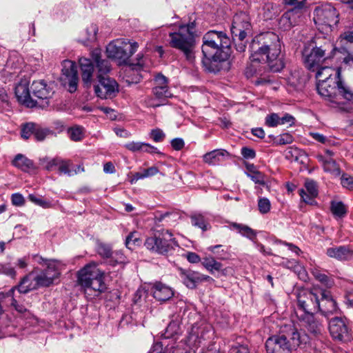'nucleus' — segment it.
<instances>
[{
  "label": "nucleus",
  "instance_id": "b1692460",
  "mask_svg": "<svg viewBox=\"0 0 353 353\" xmlns=\"http://www.w3.org/2000/svg\"><path fill=\"white\" fill-rule=\"evenodd\" d=\"M305 190H299V195L305 203L312 205L314 203V198L318 195L316 183L313 180L307 179L305 182Z\"/></svg>",
  "mask_w": 353,
  "mask_h": 353
},
{
  "label": "nucleus",
  "instance_id": "0e129e2a",
  "mask_svg": "<svg viewBox=\"0 0 353 353\" xmlns=\"http://www.w3.org/2000/svg\"><path fill=\"white\" fill-rule=\"evenodd\" d=\"M28 199L30 201H31L32 203L43 207V208H48L49 206L48 202L41 199V198L37 197V196L34 194H30L28 196Z\"/></svg>",
  "mask_w": 353,
  "mask_h": 353
},
{
  "label": "nucleus",
  "instance_id": "3c124183",
  "mask_svg": "<svg viewBox=\"0 0 353 353\" xmlns=\"http://www.w3.org/2000/svg\"><path fill=\"white\" fill-rule=\"evenodd\" d=\"M97 252L99 255L105 258L112 257V248L109 245L99 243L97 247Z\"/></svg>",
  "mask_w": 353,
  "mask_h": 353
},
{
  "label": "nucleus",
  "instance_id": "2f4dec72",
  "mask_svg": "<svg viewBox=\"0 0 353 353\" xmlns=\"http://www.w3.org/2000/svg\"><path fill=\"white\" fill-rule=\"evenodd\" d=\"M15 94L19 102L27 106L32 105V99L28 85L26 83H20L15 88Z\"/></svg>",
  "mask_w": 353,
  "mask_h": 353
},
{
  "label": "nucleus",
  "instance_id": "13d9d810",
  "mask_svg": "<svg viewBox=\"0 0 353 353\" xmlns=\"http://www.w3.org/2000/svg\"><path fill=\"white\" fill-rule=\"evenodd\" d=\"M270 202L267 198H261L258 201L259 210L261 214H266L270 210Z\"/></svg>",
  "mask_w": 353,
  "mask_h": 353
},
{
  "label": "nucleus",
  "instance_id": "e2e57ef3",
  "mask_svg": "<svg viewBox=\"0 0 353 353\" xmlns=\"http://www.w3.org/2000/svg\"><path fill=\"white\" fill-rule=\"evenodd\" d=\"M12 203L15 206H22L25 203L24 197L19 193H14L11 196Z\"/></svg>",
  "mask_w": 353,
  "mask_h": 353
},
{
  "label": "nucleus",
  "instance_id": "774afa93",
  "mask_svg": "<svg viewBox=\"0 0 353 353\" xmlns=\"http://www.w3.org/2000/svg\"><path fill=\"white\" fill-rule=\"evenodd\" d=\"M310 135L315 141L323 144H327L330 141L326 137L319 132H310Z\"/></svg>",
  "mask_w": 353,
  "mask_h": 353
},
{
  "label": "nucleus",
  "instance_id": "f704fd0d",
  "mask_svg": "<svg viewBox=\"0 0 353 353\" xmlns=\"http://www.w3.org/2000/svg\"><path fill=\"white\" fill-rule=\"evenodd\" d=\"M190 219L192 224L201 228L203 231H206L210 228V223L201 214H192Z\"/></svg>",
  "mask_w": 353,
  "mask_h": 353
},
{
  "label": "nucleus",
  "instance_id": "864d4df0",
  "mask_svg": "<svg viewBox=\"0 0 353 353\" xmlns=\"http://www.w3.org/2000/svg\"><path fill=\"white\" fill-rule=\"evenodd\" d=\"M280 117L276 113L268 114L265 118V124L269 127H276L280 125Z\"/></svg>",
  "mask_w": 353,
  "mask_h": 353
},
{
  "label": "nucleus",
  "instance_id": "052dcab7",
  "mask_svg": "<svg viewBox=\"0 0 353 353\" xmlns=\"http://www.w3.org/2000/svg\"><path fill=\"white\" fill-rule=\"evenodd\" d=\"M164 132L159 128L154 129L150 132V137L155 142H161L165 137Z\"/></svg>",
  "mask_w": 353,
  "mask_h": 353
},
{
  "label": "nucleus",
  "instance_id": "473e14b6",
  "mask_svg": "<svg viewBox=\"0 0 353 353\" xmlns=\"http://www.w3.org/2000/svg\"><path fill=\"white\" fill-rule=\"evenodd\" d=\"M12 164L23 172H29L35 168L33 161L21 154L15 156Z\"/></svg>",
  "mask_w": 353,
  "mask_h": 353
},
{
  "label": "nucleus",
  "instance_id": "a19ab883",
  "mask_svg": "<svg viewBox=\"0 0 353 353\" xmlns=\"http://www.w3.org/2000/svg\"><path fill=\"white\" fill-rule=\"evenodd\" d=\"M141 243L137 232H132L129 234L125 239V245L130 250L134 249L135 246H139Z\"/></svg>",
  "mask_w": 353,
  "mask_h": 353
},
{
  "label": "nucleus",
  "instance_id": "bf43d9fd",
  "mask_svg": "<svg viewBox=\"0 0 353 353\" xmlns=\"http://www.w3.org/2000/svg\"><path fill=\"white\" fill-rule=\"evenodd\" d=\"M341 183L343 187L349 190H353V176L347 174H343L341 178Z\"/></svg>",
  "mask_w": 353,
  "mask_h": 353
},
{
  "label": "nucleus",
  "instance_id": "58836bf2",
  "mask_svg": "<svg viewBox=\"0 0 353 353\" xmlns=\"http://www.w3.org/2000/svg\"><path fill=\"white\" fill-rule=\"evenodd\" d=\"M68 134L73 141H80L84 137V129L81 126L75 125L68 130Z\"/></svg>",
  "mask_w": 353,
  "mask_h": 353
},
{
  "label": "nucleus",
  "instance_id": "a18cd8bd",
  "mask_svg": "<svg viewBox=\"0 0 353 353\" xmlns=\"http://www.w3.org/2000/svg\"><path fill=\"white\" fill-rule=\"evenodd\" d=\"M41 165L47 170H52L54 167L57 166L59 163V158L45 157L40 160Z\"/></svg>",
  "mask_w": 353,
  "mask_h": 353
},
{
  "label": "nucleus",
  "instance_id": "09e8293b",
  "mask_svg": "<svg viewBox=\"0 0 353 353\" xmlns=\"http://www.w3.org/2000/svg\"><path fill=\"white\" fill-rule=\"evenodd\" d=\"M52 134V132L46 128H42L39 125L36 124V128L34 133V137L37 141H41L45 139V138Z\"/></svg>",
  "mask_w": 353,
  "mask_h": 353
},
{
  "label": "nucleus",
  "instance_id": "7ed1b4c3",
  "mask_svg": "<svg viewBox=\"0 0 353 353\" xmlns=\"http://www.w3.org/2000/svg\"><path fill=\"white\" fill-rule=\"evenodd\" d=\"M92 59L97 68L98 84L94 85V92L101 99H112L119 92L117 81L109 77L110 64L108 60L101 59V50L95 49L92 51Z\"/></svg>",
  "mask_w": 353,
  "mask_h": 353
},
{
  "label": "nucleus",
  "instance_id": "603ef678",
  "mask_svg": "<svg viewBox=\"0 0 353 353\" xmlns=\"http://www.w3.org/2000/svg\"><path fill=\"white\" fill-rule=\"evenodd\" d=\"M229 353H249V349L247 344L236 342L232 345Z\"/></svg>",
  "mask_w": 353,
  "mask_h": 353
},
{
  "label": "nucleus",
  "instance_id": "0eeeda50",
  "mask_svg": "<svg viewBox=\"0 0 353 353\" xmlns=\"http://www.w3.org/2000/svg\"><path fill=\"white\" fill-rule=\"evenodd\" d=\"M303 58L305 67L315 71L321 64L333 58L336 59V54L334 49V43L330 40H325L323 43L309 47H305L303 50Z\"/></svg>",
  "mask_w": 353,
  "mask_h": 353
},
{
  "label": "nucleus",
  "instance_id": "69168bd1",
  "mask_svg": "<svg viewBox=\"0 0 353 353\" xmlns=\"http://www.w3.org/2000/svg\"><path fill=\"white\" fill-rule=\"evenodd\" d=\"M241 153L243 158L247 159H254L256 157L255 151L253 149L247 147L242 148Z\"/></svg>",
  "mask_w": 353,
  "mask_h": 353
},
{
  "label": "nucleus",
  "instance_id": "6e6d98bb",
  "mask_svg": "<svg viewBox=\"0 0 353 353\" xmlns=\"http://www.w3.org/2000/svg\"><path fill=\"white\" fill-rule=\"evenodd\" d=\"M248 176L250 177L255 183L260 185L265 184V176L259 171L254 170L251 173L248 174Z\"/></svg>",
  "mask_w": 353,
  "mask_h": 353
},
{
  "label": "nucleus",
  "instance_id": "c756f323",
  "mask_svg": "<svg viewBox=\"0 0 353 353\" xmlns=\"http://www.w3.org/2000/svg\"><path fill=\"white\" fill-rule=\"evenodd\" d=\"M125 148L133 152H143L150 154H162L156 147L143 142H130L125 145Z\"/></svg>",
  "mask_w": 353,
  "mask_h": 353
},
{
  "label": "nucleus",
  "instance_id": "72a5a7b5",
  "mask_svg": "<svg viewBox=\"0 0 353 353\" xmlns=\"http://www.w3.org/2000/svg\"><path fill=\"white\" fill-rule=\"evenodd\" d=\"M232 226L233 228L238 230V232L243 236L250 239L251 241H254L256 237V232L253 229L250 228L248 225L234 223Z\"/></svg>",
  "mask_w": 353,
  "mask_h": 353
},
{
  "label": "nucleus",
  "instance_id": "7c9ffc66",
  "mask_svg": "<svg viewBox=\"0 0 353 353\" xmlns=\"http://www.w3.org/2000/svg\"><path fill=\"white\" fill-rule=\"evenodd\" d=\"M302 321L304 326L310 332L314 335L321 334L323 330V325L314 318L313 314H304L302 316Z\"/></svg>",
  "mask_w": 353,
  "mask_h": 353
},
{
  "label": "nucleus",
  "instance_id": "4468645a",
  "mask_svg": "<svg viewBox=\"0 0 353 353\" xmlns=\"http://www.w3.org/2000/svg\"><path fill=\"white\" fill-rule=\"evenodd\" d=\"M154 84L152 89L154 98H149L146 101L148 105L153 108L165 105L167 99L173 97L168 87V79L165 76L157 74L154 79Z\"/></svg>",
  "mask_w": 353,
  "mask_h": 353
},
{
  "label": "nucleus",
  "instance_id": "9b49d317",
  "mask_svg": "<svg viewBox=\"0 0 353 353\" xmlns=\"http://www.w3.org/2000/svg\"><path fill=\"white\" fill-rule=\"evenodd\" d=\"M170 239H166L162 233V236L155 234L153 236L145 239L144 245L152 252L163 255L172 254L176 249L179 248L178 242L169 230H166Z\"/></svg>",
  "mask_w": 353,
  "mask_h": 353
},
{
  "label": "nucleus",
  "instance_id": "f03ea898",
  "mask_svg": "<svg viewBox=\"0 0 353 353\" xmlns=\"http://www.w3.org/2000/svg\"><path fill=\"white\" fill-rule=\"evenodd\" d=\"M309 336L292 325H285L281 332L268 338L265 342L267 353H291L298 347L304 348Z\"/></svg>",
  "mask_w": 353,
  "mask_h": 353
},
{
  "label": "nucleus",
  "instance_id": "49530a36",
  "mask_svg": "<svg viewBox=\"0 0 353 353\" xmlns=\"http://www.w3.org/2000/svg\"><path fill=\"white\" fill-rule=\"evenodd\" d=\"M179 330V325L176 321H171L166 327L164 337L169 339L177 334Z\"/></svg>",
  "mask_w": 353,
  "mask_h": 353
},
{
  "label": "nucleus",
  "instance_id": "5fc2aeb1",
  "mask_svg": "<svg viewBox=\"0 0 353 353\" xmlns=\"http://www.w3.org/2000/svg\"><path fill=\"white\" fill-rule=\"evenodd\" d=\"M294 138L290 133H283L278 137L275 143L277 145H287L293 142Z\"/></svg>",
  "mask_w": 353,
  "mask_h": 353
},
{
  "label": "nucleus",
  "instance_id": "f8f14e48",
  "mask_svg": "<svg viewBox=\"0 0 353 353\" xmlns=\"http://www.w3.org/2000/svg\"><path fill=\"white\" fill-rule=\"evenodd\" d=\"M137 42H130L127 39H117L110 42L106 48L107 56L109 58L125 61L138 48Z\"/></svg>",
  "mask_w": 353,
  "mask_h": 353
},
{
  "label": "nucleus",
  "instance_id": "4be33fe9",
  "mask_svg": "<svg viewBox=\"0 0 353 353\" xmlns=\"http://www.w3.org/2000/svg\"><path fill=\"white\" fill-rule=\"evenodd\" d=\"M94 61L88 58L82 57L79 59V65L81 71L82 81L86 87H90L92 84L93 79L94 65Z\"/></svg>",
  "mask_w": 353,
  "mask_h": 353
},
{
  "label": "nucleus",
  "instance_id": "6e6552de",
  "mask_svg": "<svg viewBox=\"0 0 353 353\" xmlns=\"http://www.w3.org/2000/svg\"><path fill=\"white\" fill-rule=\"evenodd\" d=\"M336 60L345 67L353 68V27L345 28L334 44Z\"/></svg>",
  "mask_w": 353,
  "mask_h": 353
},
{
  "label": "nucleus",
  "instance_id": "ddd939ff",
  "mask_svg": "<svg viewBox=\"0 0 353 353\" xmlns=\"http://www.w3.org/2000/svg\"><path fill=\"white\" fill-rule=\"evenodd\" d=\"M320 288L313 287L311 290L301 289L296 293L299 307L305 314H314L319 310Z\"/></svg>",
  "mask_w": 353,
  "mask_h": 353
},
{
  "label": "nucleus",
  "instance_id": "338daca9",
  "mask_svg": "<svg viewBox=\"0 0 353 353\" xmlns=\"http://www.w3.org/2000/svg\"><path fill=\"white\" fill-rule=\"evenodd\" d=\"M280 125H288L292 126L294 123L295 119L294 117L289 114H285L282 117H280Z\"/></svg>",
  "mask_w": 353,
  "mask_h": 353
},
{
  "label": "nucleus",
  "instance_id": "2eb2a0df",
  "mask_svg": "<svg viewBox=\"0 0 353 353\" xmlns=\"http://www.w3.org/2000/svg\"><path fill=\"white\" fill-rule=\"evenodd\" d=\"M252 26L250 16L244 12L236 13L231 26V33L234 41L237 39L242 41L248 34L251 33Z\"/></svg>",
  "mask_w": 353,
  "mask_h": 353
},
{
  "label": "nucleus",
  "instance_id": "f257e3e1",
  "mask_svg": "<svg viewBox=\"0 0 353 353\" xmlns=\"http://www.w3.org/2000/svg\"><path fill=\"white\" fill-rule=\"evenodd\" d=\"M279 37L273 32L256 35L249 46L250 59L252 62L268 63L271 70L278 72L284 65L279 56L281 52Z\"/></svg>",
  "mask_w": 353,
  "mask_h": 353
},
{
  "label": "nucleus",
  "instance_id": "423d86ee",
  "mask_svg": "<svg viewBox=\"0 0 353 353\" xmlns=\"http://www.w3.org/2000/svg\"><path fill=\"white\" fill-rule=\"evenodd\" d=\"M103 274L94 263L86 265L79 271L78 282L84 289L85 294L98 296L106 290Z\"/></svg>",
  "mask_w": 353,
  "mask_h": 353
},
{
  "label": "nucleus",
  "instance_id": "1a4fd4ad",
  "mask_svg": "<svg viewBox=\"0 0 353 353\" xmlns=\"http://www.w3.org/2000/svg\"><path fill=\"white\" fill-rule=\"evenodd\" d=\"M230 39L222 31L210 30L203 37L202 52L203 56L229 53Z\"/></svg>",
  "mask_w": 353,
  "mask_h": 353
},
{
  "label": "nucleus",
  "instance_id": "39448f33",
  "mask_svg": "<svg viewBox=\"0 0 353 353\" xmlns=\"http://www.w3.org/2000/svg\"><path fill=\"white\" fill-rule=\"evenodd\" d=\"M318 93L325 100L330 102V106L336 108L341 103L340 99H344L353 103V90L341 79L323 81L317 83Z\"/></svg>",
  "mask_w": 353,
  "mask_h": 353
},
{
  "label": "nucleus",
  "instance_id": "8fccbe9b",
  "mask_svg": "<svg viewBox=\"0 0 353 353\" xmlns=\"http://www.w3.org/2000/svg\"><path fill=\"white\" fill-rule=\"evenodd\" d=\"M57 166L59 167L60 172L68 174V176L74 175L72 170L70 168V162L69 161L63 160L59 158V163Z\"/></svg>",
  "mask_w": 353,
  "mask_h": 353
},
{
  "label": "nucleus",
  "instance_id": "4c0bfd02",
  "mask_svg": "<svg viewBox=\"0 0 353 353\" xmlns=\"http://www.w3.org/2000/svg\"><path fill=\"white\" fill-rule=\"evenodd\" d=\"M312 273L317 281L325 285L327 288H331L333 285V279L323 271L318 269H314Z\"/></svg>",
  "mask_w": 353,
  "mask_h": 353
},
{
  "label": "nucleus",
  "instance_id": "4d7b16f0",
  "mask_svg": "<svg viewBox=\"0 0 353 353\" xmlns=\"http://www.w3.org/2000/svg\"><path fill=\"white\" fill-rule=\"evenodd\" d=\"M330 349L321 341H317L312 349L311 353H328Z\"/></svg>",
  "mask_w": 353,
  "mask_h": 353
},
{
  "label": "nucleus",
  "instance_id": "79ce46f5",
  "mask_svg": "<svg viewBox=\"0 0 353 353\" xmlns=\"http://www.w3.org/2000/svg\"><path fill=\"white\" fill-rule=\"evenodd\" d=\"M98 32V28L96 24H91L88 26L85 32V39L83 41V42L88 45V43L93 42L97 39V34Z\"/></svg>",
  "mask_w": 353,
  "mask_h": 353
},
{
  "label": "nucleus",
  "instance_id": "a211bd4d",
  "mask_svg": "<svg viewBox=\"0 0 353 353\" xmlns=\"http://www.w3.org/2000/svg\"><path fill=\"white\" fill-rule=\"evenodd\" d=\"M229 57V53H221L213 56H203V67L205 70L211 73L220 72Z\"/></svg>",
  "mask_w": 353,
  "mask_h": 353
},
{
  "label": "nucleus",
  "instance_id": "412c9836",
  "mask_svg": "<svg viewBox=\"0 0 353 353\" xmlns=\"http://www.w3.org/2000/svg\"><path fill=\"white\" fill-rule=\"evenodd\" d=\"M320 300H319V310L325 315L333 313L336 310V303L332 297L330 293L325 290L321 288Z\"/></svg>",
  "mask_w": 353,
  "mask_h": 353
},
{
  "label": "nucleus",
  "instance_id": "5701e85b",
  "mask_svg": "<svg viewBox=\"0 0 353 353\" xmlns=\"http://www.w3.org/2000/svg\"><path fill=\"white\" fill-rule=\"evenodd\" d=\"M151 292L153 297L160 302L166 301L174 296L172 289L161 282H157L153 285Z\"/></svg>",
  "mask_w": 353,
  "mask_h": 353
},
{
  "label": "nucleus",
  "instance_id": "393cba45",
  "mask_svg": "<svg viewBox=\"0 0 353 353\" xmlns=\"http://www.w3.org/2000/svg\"><path fill=\"white\" fill-rule=\"evenodd\" d=\"M230 158V153L223 149H216L203 156V161L209 165H216Z\"/></svg>",
  "mask_w": 353,
  "mask_h": 353
},
{
  "label": "nucleus",
  "instance_id": "dca6fc26",
  "mask_svg": "<svg viewBox=\"0 0 353 353\" xmlns=\"http://www.w3.org/2000/svg\"><path fill=\"white\" fill-rule=\"evenodd\" d=\"M34 285H25V284L29 281V276H25L21 280L19 285L12 287L10 290V293L13 294L14 292L17 290L21 294H26L31 290L37 289L39 287H48L53 283L50 278L48 277V276L42 271L34 277Z\"/></svg>",
  "mask_w": 353,
  "mask_h": 353
},
{
  "label": "nucleus",
  "instance_id": "6ab92c4d",
  "mask_svg": "<svg viewBox=\"0 0 353 353\" xmlns=\"http://www.w3.org/2000/svg\"><path fill=\"white\" fill-rule=\"evenodd\" d=\"M329 330L332 336L339 341L350 339V333L347 325L341 318H334L329 323Z\"/></svg>",
  "mask_w": 353,
  "mask_h": 353
},
{
  "label": "nucleus",
  "instance_id": "aec40b11",
  "mask_svg": "<svg viewBox=\"0 0 353 353\" xmlns=\"http://www.w3.org/2000/svg\"><path fill=\"white\" fill-rule=\"evenodd\" d=\"M326 254L340 261L353 260V249L350 245H339L328 248Z\"/></svg>",
  "mask_w": 353,
  "mask_h": 353
},
{
  "label": "nucleus",
  "instance_id": "37998d69",
  "mask_svg": "<svg viewBox=\"0 0 353 353\" xmlns=\"http://www.w3.org/2000/svg\"><path fill=\"white\" fill-rule=\"evenodd\" d=\"M331 210L335 216L341 218L346 214V209L342 202H332Z\"/></svg>",
  "mask_w": 353,
  "mask_h": 353
},
{
  "label": "nucleus",
  "instance_id": "a878e982",
  "mask_svg": "<svg viewBox=\"0 0 353 353\" xmlns=\"http://www.w3.org/2000/svg\"><path fill=\"white\" fill-rule=\"evenodd\" d=\"M31 90L34 97L43 100H48L54 93L43 80L34 81L31 85Z\"/></svg>",
  "mask_w": 353,
  "mask_h": 353
},
{
  "label": "nucleus",
  "instance_id": "20e7f679",
  "mask_svg": "<svg viewBox=\"0 0 353 353\" xmlns=\"http://www.w3.org/2000/svg\"><path fill=\"white\" fill-rule=\"evenodd\" d=\"M195 22L181 25L176 31L170 32V45L182 52L186 60L192 62L194 59Z\"/></svg>",
  "mask_w": 353,
  "mask_h": 353
},
{
  "label": "nucleus",
  "instance_id": "bb28decb",
  "mask_svg": "<svg viewBox=\"0 0 353 353\" xmlns=\"http://www.w3.org/2000/svg\"><path fill=\"white\" fill-rule=\"evenodd\" d=\"M38 263L46 265V269L42 272L50 277V279L54 281V279H57L60 275V271L59 270V263L55 260H47L43 259L41 256H34Z\"/></svg>",
  "mask_w": 353,
  "mask_h": 353
},
{
  "label": "nucleus",
  "instance_id": "9d476101",
  "mask_svg": "<svg viewBox=\"0 0 353 353\" xmlns=\"http://www.w3.org/2000/svg\"><path fill=\"white\" fill-rule=\"evenodd\" d=\"M339 12L330 3L316 7L313 13L314 22L322 31L332 30L339 23Z\"/></svg>",
  "mask_w": 353,
  "mask_h": 353
},
{
  "label": "nucleus",
  "instance_id": "f3484780",
  "mask_svg": "<svg viewBox=\"0 0 353 353\" xmlns=\"http://www.w3.org/2000/svg\"><path fill=\"white\" fill-rule=\"evenodd\" d=\"M62 75L64 83L68 84V90L72 93L77 89L79 77L77 66L74 62L70 60H64L62 63Z\"/></svg>",
  "mask_w": 353,
  "mask_h": 353
},
{
  "label": "nucleus",
  "instance_id": "cd10ccee",
  "mask_svg": "<svg viewBox=\"0 0 353 353\" xmlns=\"http://www.w3.org/2000/svg\"><path fill=\"white\" fill-rule=\"evenodd\" d=\"M316 70V77L318 79V82H323V81H328L330 79H332L333 81H338V79H341L340 68L335 70L330 67L320 66L319 69Z\"/></svg>",
  "mask_w": 353,
  "mask_h": 353
},
{
  "label": "nucleus",
  "instance_id": "e433bc0d",
  "mask_svg": "<svg viewBox=\"0 0 353 353\" xmlns=\"http://www.w3.org/2000/svg\"><path fill=\"white\" fill-rule=\"evenodd\" d=\"M202 265L211 274H213L214 271H220L222 268V264L212 256L204 258L202 261Z\"/></svg>",
  "mask_w": 353,
  "mask_h": 353
},
{
  "label": "nucleus",
  "instance_id": "de8ad7c7",
  "mask_svg": "<svg viewBox=\"0 0 353 353\" xmlns=\"http://www.w3.org/2000/svg\"><path fill=\"white\" fill-rule=\"evenodd\" d=\"M4 274L12 279H15L17 272L10 263H0V274Z\"/></svg>",
  "mask_w": 353,
  "mask_h": 353
},
{
  "label": "nucleus",
  "instance_id": "ea45409f",
  "mask_svg": "<svg viewBox=\"0 0 353 353\" xmlns=\"http://www.w3.org/2000/svg\"><path fill=\"white\" fill-rule=\"evenodd\" d=\"M176 215L174 214H172L171 212H165V213H161L157 212L154 216V224L156 226H160V223H162V225H168L169 222L171 221L172 217H175Z\"/></svg>",
  "mask_w": 353,
  "mask_h": 353
},
{
  "label": "nucleus",
  "instance_id": "c03bdc74",
  "mask_svg": "<svg viewBox=\"0 0 353 353\" xmlns=\"http://www.w3.org/2000/svg\"><path fill=\"white\" fill-rule=\"evenodd\" d=\"M36 124L34 123H28L24 124L21 130V137L24 139H29L32 135L34 136Z\"/></svg>",
  "mask_w": 353,
  "mask_h": 353
},
{
  "label": "nucleus",
  "instance_id": "c9c22d12",
  "mask_svg": "<svg viewBox=\"0 0 353 353\" xmlns=\"http://www.w3.org/2000/svg\"><path fill=\"white\" fill-rule=\"evenodd\" d=\"M319 158L323 161V169L325 172H330L336 176L340 174V168L334 160L331 158L325 159L323 157Z\"/></svg>",
  "mask_w": 353,
  "mask_h": 353
},
{
  "label": "nucleus",
  "instance_id": "680f3d73",
  "mask_svg": "<svg viewBox=\"0 0 353 353\" xmlns=\"http://www.w3.org/2000/svg\"><path fill=\"white\" fill-rule=\"evenodd\" d=\"M14 292L12 294L10 293V290L8 292V296L12 297L11 305L13 306L19 312L23 313L26 311V307L23 305L19 303V301L14 297Z\"/></svg>",
  "mask_w": 353,
  "mask_h": 353
},
{
  "label": "nucleus",
  "instance_id": "c85d7f7f",
  "mask_svg": "<svg viewBox=\"0 0 353 353\" xmlns=\"http://www.w3.org/2000/svg\"><path fill=\"white\" fill-rule=\"evenodd\" d=\"M179 274L181 279L185 286L190 289L196 288L199 280L198 272H195L192 270L179 268Z\"/></svg>",
  "mask_w": 353,
  "mask_h": 353
}]
</instances>
